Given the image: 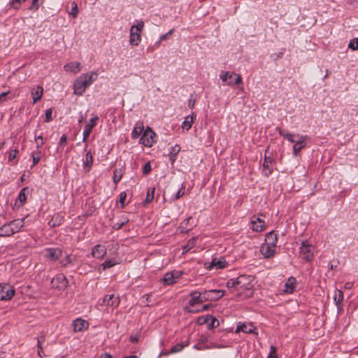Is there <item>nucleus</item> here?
<instances>
[{
	"mask_svg": "<svg viewBox=\"0 0 358 358\" xmlns=\"http://www.w3.org/2000/svg\"><path fill=\"white\" fill-rule=\"evenodd\" d=\"M97 77L98 74L95 71H91L80 76L74 82V94L79 96L82 95L85 90L97 79Z\"/></svg>",
	"mask_w": 358,
	"mask_h": 358,
	"instance_id": "f257e3e1",
	"label": "nucleus"
},
{
	"mask_svg": "<svg viewBox=\"0 0 358 358\" xmlns=\"http://www.w3.org/2000/svg\"><path fill=\"white\" fill-rule=\"evenodd\" d=\"M144 27L143 20H137L136 24L132 25L129 32V43L133 46H137L141 41V33Z\"/></svg>",
	"mask_w": 358,
	"mask_h": 358,
	"instance_id": "f03ea898",
	"label": "nucleus"
},
{
	"mask_svg": "<svg viewBox=\"0 0 358 358\" xmlns=\"http://www.w3.org/2000/svg\"><path fill=\"white\" fill-rule=\"evenodd\" d=\"M220 78L225 85L229 86L237 85L242 83L241 76L234 72L222 71L220 74Z\"/></svg>",
	"mask_w": 358,
	"mask_h": 358,
	"instance_id": "7ed1b4c3",
	"label": "nucleus"
},
{
	"mask_svg": "<svg viewBox=\"0 0 358 358\" xmlns=\"http://www.w3.org/2000/svg\"><path fill=\"white\" fill-rule=\"evenodd\" d=\"M238 291L250 290L255 285V278L252 275H241L237 278Z\"/></svg>",
	"mask_w": 358,
	"mask_h": 358,
	"instance_id": "20e7f679",
	"label": "nucleus"
},
{
	"mask_svg": "<svg viewBox=\"0 0 358 358\" xmlns=\"http://www.w3.org/2000/svg\"><path fill=\"white\" fill-rule=\"evenodd\" d=\"M299 252L306 261L310 262L314 256L315 247L309 244L308 241H303L301 243Z\"/></svg>",
	"mask_w": 358,
	"mask_h": 358,
	"instance_id": "39448f33",
	"label": "nucleus"
},
{
	"mask_svg": "<svg viewBox=\"0 0 358 358\" xmlns=\"http://www.w3.org/2000/svg\"><path fill=\"white\" fill-rule=\"evenodd\" d=\"M15 291L12 285L8 283H0V301L10 300Z\"/></svg>",
	"mask_w": 358,
	"mask_h": 358,
	"instance_id": "423d86ee",
	"label": "nucleus"
},
{
	"mask_svg": "<svg viewBox=\"0 0 358 358\" xmlns=\"http://www.w3.org/2000/svg\"><path fill=\"white\" fill-rule=\"evenodd\" d=\"M297 141L293 145V155L296 157L299 155L301 150L307 145V141L308 140V136L306 135H298L296 136Z\"/></svg>",
	"mask_w": 358,
	"mask_h": 358,
	"instance_id": "0eeeda50",
	"label": "nucleus"
},
{
	"mask_svg": "<svg viewBox=\"0 0 358 358\" xmlns=\"http://www.w3.org/2000/svg\"><path fill=\"white\" fill-rule=\"evenodd\" d=\"M155 133L150 128L148 127L143 132V136L140 138V143L146 147H151L154 143V137Z\"/></svg>",
	"mask_w": 358,
	"mask_h": 358,
	"instance_id": "6e6552de",
	"label": "nucleus"
},
{
	"mask_svg": "<svg viewBox=\"0 0 358 358\" xmlns=\"http://www.w3.org/2000/svg\"><path fill=\"white\" fill-rule=\"evenodd\" d=\"M182 275V271H171L165 273L162 281L166 285H171L177 282Z\"/></svg>",
	"mask_w": 358,
	"mask_h": 358,
	"instance_id": "1a4fd4ad",
	"label": "nucleus"
},
{
	"mask_svg": "<svg viewBox=\"0 0 358 358\" xmlns=\"http://www.w3.org/2000/svg\"><path fill=\"white\" fill-rule=\"evenodd\" d=\"M52 287L58 289H64L68 285V280L63 274H58L51 281Z\"/></svg>",
	"mask_w": 358,
	"mask_h": 358,
	"instance_id": "9d476101",
	"label": "nucleus"
},
{
	"mask_svg": "<svg viewBox=\"0 0 358 358\" xmlns=\"http://www.w3.org/2000/svg\"><path fill=\"white\" fill-rule=\"evenodd\" d=\"M120 303V299L118 296H115L114 294L106 295L102 302L99 303L101 306H105L106 307H111L113 308L118 306Z\"/></svg>",
	"mask_w": 358,
	"mask_h": 358,
	"instance_id": "9b49d317",
	"label": "nucleus"
},
{
	"mask_svg": "<svg viewBox=\"0 0 358 358\" xmlns=\"http://www.w3.org/2000/svg\"><path fill=\"white\" fill-rule=\"evenodd\" d=\"M227 265V262L224 258H213L209 265L206 264V268L208 270H217L225 268Z\"/></svg>",
	"mask_w": 358,
	"mask_h": 358,
	"instance_id": "f8f14e48",
	"label": "nucleus"
},
{
	"mask_svg": "<svg viewBox=\"0 0 358 358\" xmlns=\"http://www.w3.org/2000/svg\"><path fill=\"white\" fill-rule=\"evenodd\" d=\"M99 120L98 116H95L90 120V122H87L83 132V141L85 142L89 136L90 135L92 129L96 126V122Z\"/></svg>",
	"mask_w": 358,
	"mask_h": 358,
	"instance_id": "ddd939ff",
	"label": "nucleus"
},
{
	"mask_svg": "<svg viewBox=\"0 0 358 358\" xmlns=\"http://www.w3.org/2000/svg\"><path fill=\"white\" fill-rule=\"evenodd\" d=\"M45 257L52 261H57L62 255V251L58 248H49L44 250Z\"/></svg>",
	"mask_w": 358,
	"mask_h": 358,
	"instance_id": "4468645a",
	"label": "nucleus"
},
{
	"mask_svg": "<svg viewBox=\"0 0 358 358\" xmlns=\"http://www.w3.org/2000/svg\"><path fill=\"white\" fill-rule=\"evenodd\" d=\"M252 229L256 232H261L266 229L265 222L260 217L253 216L251 218Z\"/></svg>",
	"mask_w": 358,
	"mask_h": 358,
	"instance_id": "2eb2a0df",
	"label": "nucleus"
},
{
	"mask_svg": "<svg viewBox=\"0 0 358 358\" xmlns=\"http://www.w3.org/2000/svg\"><path fill=\"white\" fill-rule=\"evenodd\" d=\"M296 287V278L294 277H289L285 282V285L282 288V292L286 294H292L294 292Z\"/></svg>",
	"mask_w": 358,
	"mask_h": 358,
	"instance_id": "dca6fc26",
	"label": "nucleus"
},
{
	"mask_svg": "<svg viewBox=\"0 0 358 358\" xmlns=\"http://www.w3.org/2000/svg\"><path fill=\"white\" fill-rule=\"evenodd\" d=\"M72 327L74 331H82L88 328L89 323L82 318H77L73 321Z\"/></svg>",
	"mask_w": 358,
	"mask_h": 358,
	"instance_id": "f3484780",
	"label": "nucleus"
},
{
	"mask_svg": "<svg viewBox=\"0 0 358 358\" xmlns=\"http://www.w3.org/2000/svg\"><path fill=\"white\" fill-rule=\"evenodd\" d=\"M107 249L104 245H96L91 252L93 257L96 259H102L106 255Z\"/></svg>",
	"mask_w": 358,
	"mask_h": 358,
	"instance_id": "a211bd4d",
	"label": "nucleus"
},
{
	"mask_svg": "<svg viewBox=\"0 0 358 358\" xmlns=\"http://www.w3.org/2000/svg\"><path fill=\"white\" fill-rule=\"evenodd\" d=\"M273 159L271 157H268L266 155L265 156L263 162L262 172L266 177L269 176L273 172V169L271 168V165L273 164Z\"/></svg>",
	"mask_w": 358,
	"mask_h": 358,
	"instance_id": "6ab92c4d",
	"label": "nucleus"
},
{
	"mask_svg": "<svg viewBox=\"0 0 358 358\" xmlns=\"http://www.w3.org/2000/svg\"><path fill=\"white\" fill-rule=\"evenodd\" d=\"M278 242V235L273 231L268 232L265 237V244L275 248Z\"/></svg>",
	"mask_w": 358,
	"mask_h": 358,
	"instance_id": "aec40b11",
	"label": "nucleus"
},
{
	"mask_svg": "<svg viewBox=\"0 0 358 358\" xmlns=\"http://www.w3.org/2000/svg\"><path fill=\"white\" fill-rule=\"evenodd\" d=\"M93 155L90 150L87 151L85 154V159H83V169L86 172H89L93 164Z\"/></svg>",
	"mask_w": 358,
	"mask_h": 358,
	"instance_id": "412c9836",
	"label": "nucleus"
},
{
	"mask_svg": "<svg viewBox=\"0 0 358 358\" xmlns=\"http://www.w3.org/2000/svg\"><path fill=\"white\" fill-rule=\"evenodd\" d=\"M191 299L189 301V304L191 306H194L196 304L203 303L202 300L201 294L198 291H192L190 292Z\"/></svg>",
	"mask_w": 358,
	"mask_h": 358,
	"instance_id": "4be33fe9",
	"label": "nucleus"
},
{
	"mask_svg": "<svg viewBox=\"0 0 358 358\" xmlns=\"http://www.w3.org/2000/svg\"><path fill=\"white\" fill-rule=\"evenodd\" d=\"M275 248H271L265 243L262 245L260 249V252L265 258H271L274 256L275 252Z\"/></svg>",
	"mask_w": 358,
	"mask_h": 358,
	"instance_id": "5701e85b",
	"label": "nucleus"
},
{
	"mask_svg": "<svg viewBox=\"0 0 358 358\" xmlns=\"http://www.w3.org/2000/svg\"><path fill=\"white\" fill-rule=\"evenodd\" d=\"M196 118V115L194 113H192L191 115L186 116L182 122V128L186 129V131L189 130Z\"/></svg>",
	"mask_w": 358,
	"mask_h": 358,
	"instance_id": "b1692460",
	"label": "nucleus"
},
{
	"mask_svg": "<svg viewBox=\"0 0 358 358\" xmlns=\"http://www.w3.org/2000/svg\"><path fill=\"white\" fill-rule=\"evenodd\" d=\"M278 131V134L280 136H282L283 138H286L288 141L292 143H295V142L297 141L296 136L299 135V134H292L289 132H285L282 129L280 128L277 129Z\"/></svg>",
	"mask_w": 358,
	"mask_h": 358,
	"instance_id": "393cba45",
	"label": "nucleus"
},
{
	"mask_svg": "<svg viewBox=\"0 0 358 358\" xmlns=\"http://www.w3.org/2000/svg\"><path fill=\"white\" fill-rule=\"evenodd\" d=\"M189 343L188 341H185L183 343H177L176 345H175L174 346H173L170 350V352H161L159 355V358L162 355H168L169 353H176V352H179L180 351L182 350V349L188 345Z\"/></svg>",
	"mask_w": 358,
	"mask_h": 358,
	"instance_id": "a878e982",
	"label": "nucleus"
},
{
	"mask_svg": "<svg viewBox=\"0 0 358 358\" xmlns=\"http://www.w3.org/2000/svg\"><path fill=\"white\" fill-rule=\"evenodd\" d=\"M255 331V327L252 324H239L237 327L236 332L242 331L243 333L252 334Z\"/></svg>",
	"mask_w": 358,
	"mask_h": 358,
	"instance_id": "bb28decb",
	"label": "nucleus"
},
{
	"mask_svg": "<svg viewBox=\"0 0 358 358\" xmlns=\"http://www.w3.org/2000/svg\"><path fill=\"white\" fill-rule=\"evenodd\" d=\"M64 69L66 71L73 72L74 73H77L80 71V64L77 62H70L66 64L64 66Z\"/></svg>",
	"mask_w": 358,
	"mask_h": 358,
	"instance_id": "cd10ccee",
	"label": "nucleus"
},
{
	"mask_svg": "<svg viewBox=\"0 0 358 358\" xmlns=\"http://www.w3.org/2000/svg\"><path fill=\"white\" fill-rule=\"evenodd\" d=\"M43 94V87L38 85L36 88L32 90L31 95L33 98V103H36L38 100H40Z\"/></svg>",
	"mask_w": 358,
	"mask_h": 358,
	"instance_id": "c85d7f7f",
	"label": "nucleus"
},
{
	"mask_svg": "<svg viewBox=\"0 0 358 358\" xmlns=\"http://www.w3.org/2000/svg\"><path fill=\"white\" fill-rule=\"evenodd\" d=\"M25 218L17 219L11 221L9 224L13 231V234L19 231L24 224Z\"/></svg>",
	"mask_w": 358,
	"mask_h": 358,
	"instance_id": "c756f323",
	"label": "nucleus"
},
{
	"mask_svg": "<svg viewBox=\"0 0 358 358\" xmlns=\"http://www.w3.org/2000/svg\"><path fill=\"white\" fill-rule=\"evenodd\" d=\"M144 129V126H143V122H137L136 123V124L134 125V127L132 130V132H131V137L133 138H138L141 133L143 132Z\"/></svg>",
	"mask_w": 358,
	"mask_h": 358,
	"instance_id": "7c9ffc66",
	"label": "nucleus"
},
{
	"mask_svg": "<svg viewBox=\"0 0 358 358\" xmlns=\"http://www.w3.org/2000/svg\"><path fill=\"white\" fill-rule=\"evenodd\" d=\"M180 151V146L178 144L172 146L170 148L169 152V160L171 161V164H173L176 159V156L178 154V152Z\"/></svg>",
	"mask_w": 358,
	"mask_h": 358,
	"instance_id": "2f4dec72",
	"label": "nucleus"
},
{
	"mask_svg": "<svg viewBox=\"0 0 358 358\" xmlns=\"http://www.w3.org/2000/svg\"><path fill=\"white\" fill-rule=\"evenodd\" d=\"M222 289H210V301H217L224 295Z\"/></svg>",
	"mask_w": 358,
	"mask_h": 358,
	"instance_id": "473e14b6",
	"label": "nucleus"
},
{
	"mask_svg": "<svg viewBox=\"0 0 358 358\" xmlns=\"http://www.w3.org/2000/svg\"><path fill=\"white\" fill-rule=\"evenodd\" d=\"M13 234V231L10 224H5L0 227V236H10Z\"/></svg>",
	"mask_w": 358,
	"mask_h": 358,
	"instance_id": "72a5a7b5",
	"label": "nucleus"
},
{
	"mask_svg": "<svg viewBox=\"0 0 358 358\" xmlns=\"http://www.w3.org/2000/svg\"><path fill=\"white\" fill-rule=\"evenodd\" d=\"M118 264H119V262L116 259L112 258V259L106 260L101 264V266H102L103 270H106V269L113 267V266H115Z\"/></svg>",
	"mask_w": 358,
	"mask_h": 358,
	"instance_id": "f704fd0d",
	"label": "nucleus"
},
{
	"mask_svg": "<svg viewBox=\"0 0 358 358\" xmlns=\"http://www.w3.org/2000/svg\"><path fill=\"white\" fill-rule=\"evenodd\" d=\"M41 152L39 150H36L31 153V157L33 160L32 166L36 165L41 159Z\"/></svg>",
	"mask_w": 358,
	"mask_h": 358,
	"instance_id": "c9c22d12",
	"label": "nucleus"
},
{
	"mask_svg": "<svg viewBox=\"0 0 358 358\" xmlns=\"http://www.w3.org/2000/svg\"><path fill=\"white\" fill-rule=\"evenodd\" d=\"M334 300L337 306H338L343 300V292L340 290H336L334 294Z\"/></svg>",
	"mask_w": 358,
	"mask_h": 358,
	"instance_id": "e433bc0d",
	"label": "nucleus"
},
{
	"mask_svg": "<svg viewBox=\"0 0 358 358\" xmlns=\"http://www.w3.org/2000/svg\"><path fill=\"white\" fill-rule=\"evenodd\" d=\"M78 14V5L75 1H73L71 3V11L69 12V15H71L73 18H76V17H77Z\"/></svg>",
	"mask_w": 358,
	"mask_h": 358,
	"instance_id": "4c0bfd02",
	"label": "nucleus"
},
{
	"mask_svg": "<svg viewBox=\"0 0 358 358\" xmlns=\"http://www.w3.org/2000/svg\"><path fill=\"white\" fill-rule=\"evenodd\" d=\"M26 190H27L26 187H24L23 189H22L19 193V195H18V197L17 199V201H20V203L22 205L25 202V201L27 199V196H26V194H25Z\"/></svg>",
	"mask_w": 358,
	"mask_h": 358,
	"instance_id": "58836bf2",
	"label": "nucleus"
},
{
	"mask_svg": "<svg viewBox=\"0 0 358 358\" xmlns=\"http://www.w3.org/2000/svg\"><path fill=\"white\" fill-rule=\"evenodd\" d=\"M196 244L195 238L190 239L187 245L183 247V252H187L189 250H191Z\"/></svg>",
	"mask_w": 358,
	"mask_h": 358,
	"instance_id": "ea45409f",
	"label": "nucleus"
},
{
	"mask_svg": "<svg viewBox=\"0 0 358 358\" xmlns=\"http://www.w3.org/2000/svg\"><path fill=\"white\" fill-rule=\"evenodd\" d=\"M348 48L352 50H358V38H355L350 41L348 43Z\"/></svg>",
	"mask_w": 358,
	"mask_h": 358,
	"instance_id": "a19ab883",
	"label": "nucleus"
},
{
	"mask_svg": "<svg viewBox=\"0 0 358 358\" xmlns=\"http://www.w3.org/2000/svg\"><path fill=\"white\" fill-rule=\"evenodd\" d=\"M155 189L152 188L151 189H149L147 192L146 198H145V202L146 203H150L154 199V194H155Z\"/></svg>",
	"mask_w": 358,
	"mask_h": 358,
	"instance_id": "79ce46f5",
	"label": "nucleus"
},
{
	"mask_svg": "<svg viewBox=\"0 0 358 358\" xmlns=\"http://www.w3.org/2000/svg\"><path fill=\"white\" fill-rule=\"evenodd\" d=\"M236 281H237V278L235 279H233V278L229 279V280H227V282L226 283V286L229 289L234 288L236 290H238V283H236Z\"/></svg>",
	"mask_w": 358,
	"mask_h": 358,
	"instance_id": "37998d69",
	"label": "nucleus"
},
{
	"mask_svg": "<svg viewBox=\"0 0 358 358\" xmlns=\"http://www.w3.org/2000/svg\"><path fill=\"white\" fill-rule=\"evenodd\" d=\"M185 187L183 184L181 185V187L178 190L174 196L173 199L178 200L185 194Z\"/></svg>",
	"mask_w": 358,
	"mask_h": 358,
	"instance_id": "c03bdc74",
	"label": "nucleus"
},
{
	"mask_svg": "<svg viewBox=\"0 0 358 358\" xmlns=\"http://www.w3.org/2000/svg\"><path fill=\"white\" fill-rule=\"evenodd\" d=\"M18 153V150L17 148L14 149V150H10L7 154H8V159L9 162H12L13 161L16 156H17V154Z\"/></svg>",
	"mask_w": 358,
	"mask_h": 358,
	"instance_id": "a18cd8bd",
	"label": "nucleus"
},
{
	"mask_svg": "<svg viewBox=\"0 0 358 358\" xmlns=\"http://www.w3.org/2000/svg\"><path fill=\"white\" fill-rule=\"evenodd\" d=\"M210 318L211 320L210 322L208 324V327L210 328H214L219 326L220 322L217 319H216L215 317L210 316Z\"/></svg>",
	"mask_w": 358,
	"mask_h": 358,
	"instance_id": "49530a36",
	"label": "nucleus"
},
{
	"mask_svg": "<svg viewBox=\"0 0 358 358\" xmlns=\"http://www.w3.org/2000/svg\"><path fill=\"white\" fill-rule=\"evenodd\" d=\"M45 122H49L52 120V109L48 108L45 112Z\"/></svg>",
	"mask_w": 358,
	"mask_h": 358,
	"instance_id": "de8ad7c7",
	"label": "nucleus"
},
{
	"mask_svg": "<svg viewBox=\"0 0 358 358\" xmlns=\"http://www.w3.org/2000/svg\"><path fill=\"white\" fill-rule=\"evenodd\" d=\"M276 351V348L273 345H271L270 347L269 355L267 358H278Z\"/></svg>",
	"mask_w": 358,
	"mask_h": 358,
	"instance_id": "09e8293b",
	"label": "nucleus"
},
{
	"mask_svg": "<svg viewBox=\"0 0 358 358\" xmlns=\"http://www.w3.org/2000/svg\"><path fill=\"white\" fill-rule=\"evenodd\" d=\"M35 140L36 141L37 150H39V148H42V146L44 144L43 136L41 135H40V136L36 137Z\"/></svg>",
	"mask_w": 358,
	"mask_h": 358,
	"instance_id": "8fccbe9b",
	"label": "nucleus"
},
{
	"mask_svg": "<svg viewBox=\"0 0 358 358\" xmlns=\"http://www.w3.org/2000/svg\"><path fill=\"white\" fill-rule=\"evenodd\" d=\"M173 32V29H171L166 34H163L160 36L159 41L156 44H159L162 41H165L168 38L169 36L171 35Z\"/></svg>",
	"mask_w": 358,
	"mask_h": 358,
	"instance_id": "3c124183",
	"label": "nucleus"
},
{
	"mask_svg": "<svg viewBox=\"0 0 358 358\" xmlns=\"http://www.w3.org/2000/svg\"><path fill=\"white\" fill-rule=\"evenodd\" d=\"M203 302L210 301V290H205L201 292Z\"/></svg>",
	"mask_w": 358,
	"mask_h": 358,
	"instance_id": "603ef678",
	"label": "nucleus"
},
{
	"mask_svg": "<svg viewBox=\"0 0 358 358\" xmlns=\"http://www.w3.org/2000/svg\"><path fill=\"white\" fill-rule=\"evenodd\" d=\"M122 178V174L119 173L117 170H115L113 176V182L117 184Z\"/></svg>",
	"mask_w": 358,
	"mask_h": 358,
	"instance_id": "864d4df0",
	"label": "nucleus"
},
{
	"mask_svg": "<svg viewBox=\"0 0 358 358\" xmlns=\"http://www.w3.org/2000/svg\"><path fill=\"white\" fill-rule=\"evenodd\" d=\"M39 1L40 0H33L31 5L30 6V9L34 10H38L40 6V4L41 3H39Z\"/></svg>",
	"mask_w": 358,
	"mask_h": 358,
	"instance_id": "5fc2aeb1",
	"label": "nucleus"
},
{
	"mask_svg": "<svg viewBox=\"0 0 358 358\" xmlns=\"http://www.w3.org/2000/svg\"><path fill=\"white\" fill-rule=\"evenodd\" d=\"M151 169H152V168H151V165H150V162L145 163L143 166V174H145V175L148 174L151 171Z\"/></svg>",
	"mask_w": 358,
	"mask_h": 358,
	"instance_id": "6e6d98bb",
	"label": "nucleus"
},
{
	"mask_svg": "<svg viewBox=\"0 0 358 358\" xmlns=\"http://www.w3.org/2000/svg\"><path fill=\"white\" fill-rule=\"evenodd\" d=\"M25 1V0H13L12 1V5L15 8H18L19 6L21 4V3Z\"/></svg>",
	"mask_w": 358,
	"mask_h": 358,
	"instance_id": "4d7b16f0",
	"label": "nucleus"
},
{
	"mask_svg": "<svg viewBox=\"0 0 358 358\" xmlns=\"http://www.w3.org/2000/svg\"><path fill=\"white\" fill-rule=\"evenodd\" d=\"M139 340V334L131 335L130 336V341L132 343H137Z\"/></svg>",
	"mask_w": 358,
	"mask_h": 358,
	"instance_id": "13d9d810",
	"label": "nucleus"
},
{
	"mask_svg": "<svg viewBox=\"0 0 358 358\" xmlns=\"http://www.w3.org/2000/svg\"><path fill=\"white\" fill-rule=\"evenodd\" d=\"M9 94V92H2L1 94H0V101H6L8 99H7V96L8 94Z\"/></svg>",
	"mask_w": 358,
	"mask_h": 358,
	"instance_id": "bf43d9fd",
	"label": "nucleus"
},
{
	"mask_svg": "<svg viewBox=\"0 0 358 358\" xmlns=\"http://www.w3.org/2000/svg\"><path fill=\"white\" fill-rule=\"evenodd\" d=\"M127 222H128V220H127V221H123V222H120V223H119V222L115 223V224H114V226H113V228H114V229H120V228H122V227L124 226V224L125 223H127Z\"/></svg>",
	"mask_w": 358,
	"mask_h": 358,
	"instance_id": "052dcab7",
	"label": "nucleus"
},
{
	"mask_svg": "<svg viewBox=\"0 0 358 358\" xmlns=\"http://www.w3.org/2000/svg\"><path fill=\"white\" fill-rule=\"evenodd\" d=\"M126 197H127V194L124 192L120 193V202L122 204V206L124 205V202L126 199Z\"/></svg>",
	"mask_w": 358,
	"mask_h": 358,
	"instance_id": "680f3d73",
	"label": "nucleus"
},
{
	"mask_svg": "<svg viewBox=\"0 0 358 358\" xmlns=\"http://www.w3.org/2000/svg\"><path fill=\"white\" fill-rule=\"evenodd\" d=\"M66 136L65 134H63L61 137H60V140H59V145H63L66 142Z\"/></svg>",
	"mask_w": 358,
	"mask_h": 358,
	"instance_id": "e2e57ef3",
	"label": "nucleus"
},
{
	"mask_svg": "<svg viewBox=\"0 0 358 358\" xmlns=\"http://www.w3.org/2000/svg\"><path fill=\"white\" fill-rule=\"evenodd\" d=\"M194 105H195V100H194V99H189L188 106L191 109H193L194 108Z\"/></svg>",
	"mask_w": 358,
	"mask_h": 358,
	"instance_id": "0e129e2a",
	"label": "nucleus"
},
{
	"mask_svg": "<svg viewBox=\"0 0 358 358\" xmlns=\"http://www.w3.org/2000/svg\"><path fill=\"white\" fill-rule=\"evenodd\" d=\"M99 358H112V356L109 353H103L102 354Z\"/></svg>",
	"mask_w": 358,
	"mask_h": 358,
	"instance_id": "69168bd1",
	"label": "nucleus"
},
{
	"mask_svg": "<svg viewBox=\"0 0 358 358\" xmlns=\"http://www.w3.org/2000/svg\"><path fill=\"white\" fill-rule=\"evenodd\" d=\"M43 340H44V338L43 337H41V338L38 339V348L39 350L42 349L41 343H42V341Z\"/></svg>",
	"mask_w": 358,
	"mask_h": 358,
	"instance_id": "338daca9",
	"label": "nucleus"
},
{
	"mask_svg": "<svg viewBox=\"0 0 358 358\" xmlns=\"http://www.w3.org/2000/svg\"><path fill=\"white\" fill-rule=\"evenodd\" d=\"M66 263L64 264V265H66V264H69V263H71V257L70 255H67L66 257Z\"/></svg>",
	"mask_w": 358,
	"mask_h": 358,
	"instance_id": "774afa93",
	"label": "nucleus"
}]
</instances>
